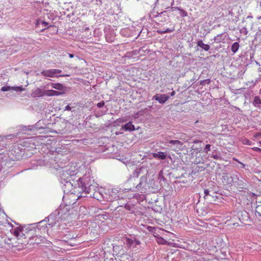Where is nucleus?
Wrapping results in <instances>:
<instances>
[{
  "label": "nucleus",
  "mask_w": 261,
  "mask_h": 261,
  "mask_svg": "<svg viewBox=\"0 0 261 261\" xmlns=\"http://www.w3.org/2000/svg\"><path fill=\"white\" fill-rule=\"evenodd\" d=\"M68 236H69L68 238L70 239V240H69L70 242H68V244L72 246H74L76 244V243L72 242V241H74V242L75 241V240L74 239L76 238L77 236H74V234L71 235L70 233L68 234Z\"/></svg>",
  "instance_id": "nucleus-23"
},
{
  "label": "nucleus",
  "mask_w": 261,
  "mask_h": 261,
  "mask_svg": "<svg viewBox=\"0 0 261 261\" xmlns=\"http://www.w3.org/2000/svg\"><path fill=\"white\" fill-rule=\"evenodd\" d=\"M50 85L53 88L59 91H63L65 89L64 86L60 83H49L48 85Z\"/></svg>",
  "instance_id": "nucleus-18"
},
{
  "label": "nucleus",
  "mask_w": 261,
  "mask_h": 261,
  "mask_svg": "<svg viewBox=\"0 0 261 261\" xmlns=\"http://www.w3.org/2000/svg\"><path fill=\"white\" fill-rule=\"evenodd\" d=\"M211 145L210 144H207L206 145L204 149V151L205 152V153H207V152L208 151H210L211 150Z\"/></svg>",
  "instance_id": "nucleus-35"
},
{
  "label": "nucleus",
  "mask_w": 261,
  "mask_h": 261,
  "mask_svg": "<svg viewBox=\"0 0 261 261\" xmlns=\"http://www.w3.org/2000/svg\"><path fill=\"white\" fill-rule=\"evenodd\" d=\"M212 158L216 160H218L219 159V156L217 154H213Z\"/></svg>",
  "instance_id": "nucleus-38"
},
{
  "label": "nucleus",
  "mask_w": 261,
  "mask_h": 261,
  "mask_svg": "<svg viewBox=\"0 0 261 261\" xmlns=\"http://www.w3.org/2000/svg\"><path fill=\"white\" fill-rule=\"evenodd\" d=\"M155 237H156V242L158 244H162V245H166L168 243V242L167 241L165 240V239H164L163 238H162L161 237L159 236L158 234V235H154Z\"/></svg>",
  "instance_id": "nucleus-21"
},
{
  "label": "nucleus",
  "mask_w": 261,
  "mask_h": 261,
  "mask_svg": "<svg viewBox=\"0 0 261 261\" xmlns=\"http://www.w3.org/2000/svg\"><path fill=\"white\" fill-rule=\"evenodd\" d=\"M96 105H97V107L98 108H102L105 105V101H101L100 102H98V103H97Z\"/></svg>",
  "instance_id": "nucleus-36"
},
{
  "label": "nucleus",
  "mask_w": 261,
  "mask_h": 261,
  "mask_svg": "<svg viewBox=\"0 0 261 261\" xmlns=\"http://www.w3.org/2000/svg\"><path fill=\"white\" fill-rule=\"evenodd\" d=\"M35 127H36L32 125H29L28 126H22V130L24 132L27 130H32L34 129Z\"/></svg>",
  "instance_id": "nucleus-27"
},
{
  "label": "nucleus",
  "mask_w": 261,
  "mask_h": 261,
  "mask_svg": "<svg viewBox=\"0 0 261 261\" xmlns=\"http://www.w3.org/2000/svg\"><path fill=\"white\" fill-rule=\"evenodd\" d=\"M169 8H170V7H168V8H167L166 9H169ZM170 9H171V10H172V11H175V10H178V11H179V9H180V7H171Z\"/></svg>",
  "instance_id": "nucleus-37"
},
{
  "label": "nucleus",
  "mask_w": 261,
  "mask_h": 261,
  "mask_svg": "<svg viewBox=\"0 0 261 261\" xmlns=\"http://www.w3.org/2000/svg\"><path fill=\"white\" fill-rule=\"evenodd\" d=\"M169 98V96L166 95L165 94H156L153 96L152 97V99H155L156 101H159L160 103H164L166 101H167Z\"/></svg>",
  "instance_id": "nucleus-9"
},
{
  "label": "nucleus",
  "mask_w": 261,
  "mask_h": 261,
  "mask_svg": "<svg viewBox=\"0 0 261 261\" xmlns=\"http://www.w3.org/2000/svg\"><path fill=\"white\" fill-rule=\"evenodd\" d=\"M197 44L198 46L200 47L204 51H208L210 48V45L206 44H204L202 40H198Z\"/></svg>",
  "instance_id": "nucleus-17"
},
{
  "label": "nucleus",
  "mask_w": 261,
  "mask_h": 261,
  "mask_svg": "<svg viewBox=\"0 0 261 261\" xmlns=\"http://www.w3.org/2000/svg\"><path fill=\"white\" fill-rule=\"evenodd\" d=\"M210 83H211V80L210 79H206V80H204L201 81L200 85L204 86L206 84H210Z\"/></svg>",
  "instance_id": "nucleus-33"
},
{
  "label": "nucleus",
  "mask_w": 261,
  "mask_h": 261,
  "mask_svg": "<svg viewBox=\"0 0 261 261\" xmlns=\"http://www.w3.org/2000/svg\"><path fill=\"white\" fill-rule=\"evenodd\" d=\"M40 24H42L43 27H44L45 28L49 27L48 26V22H47L45 21H42L41 20H37V21L36 22V25H40Z\"/></svg>",
  "instance_id": "nucleus-26"
},
{
  "label": "nucleus",
  "mask_w": 261,
  "mask_h": 261,
  "mask_svg": "<svg viewBox=\"0 0 261 261\" xmlns=\"http://www.w3.org/2000/svg\"><path fill=\"white\" fill-rule=\"evenodd\" d=\"M61 94H62V92L57 91L54 90H48L45 91V95L48 96H59Z\"/></svg>",
  "instance_id": "nucleus-14"
},
{
  "label": "nucleus",
  "mask_w": 261,
  "mask_h": 261,
  "mask_svg": "<svg viewBox=\"0 0 261 261\" xmlns=\"http://www.w3.org/2000/svg\"><path fill=\"white\" fill-rule=\"evenodd\" d=\"M122 129L125 131L132 132L135 130L134 125L131 122H129L122 126Z\"/></svg>",
  "instance_id": "nucleus-15"
},
{
  "label": "nucleus",
  "mask_w": 261,
  "mask_h": 261,
  "mask_svg": "<svg viewBox=\"0 0 261 261\" xmlns=\"http://www.w3.org/2000/svg\"><path fill=\"white\" fill-rule=\"evenodd\" d=\"M98 190L97 184L96 183V188L89 191L88 195L90 197H93L98 201L104 200V192L102 193L97 191Z\"/></svg>",
  "instance_id": "nucleus-7"
},
{
  "label": "nucleus",
  "mask_w": 261,
  "mask_h": 261,
  "mask_svg": "<svg viewBox=\"0 0 261 261\" xmlns=\"http://www.w3.org/2000/svg\"><path fill=\"white\" fill-rule=\"evenodd\" d=\"M259 144H260V146H261V141L259 142Z\"/></svg>",
  "instance_id": "nucleus-50"
},
{
  "label": "nucleus",
  "mask_w": 261,
  "mask_h": 261,
  "mask_svg": "<svg viewBox=\"0 0 261 261\" xmlns=\"http://www.w3.org/2000/svg\"><path fill=\"white\" fill-rule=\"evenodd\" d=\"M125 208L130 213H133L135 212V207L134 205L129 204H127L125 205Z\"/></svg>",
  "instance_id": "nucleus-25"
},
{
  "label": "nucleus",
  "mask_w": 261,
  "mask_h": 261,
  "mask_svg": "<svg viewBox=\"0 0 261 261\" xmlns=\"http://www.w3.org/2000/svg\"><path fill=\"white\" fill-rule=\"evenodd\" d=\"M152 156L155 159H159L160 160H165L167 157L166 153L163 152H158L156 153H153L152 154Z\"/></svg>",
  "instance_id": "nucleus-16"
},
{
  "label": "nucleus",
  "mask_w": 261,
  "mask_h": 261,
  "mask_svg": "<svg viewBox=\"0 0 261 261\" xmlns=\"http://www.w3.org/2000/svg\"><path fill=\"white\" fill-rule=\"evenodd\" d=\"M65 110H68V111H69L71 110V107L69 106H67L66 107H65Z\"/></svg>",
  "instance_id": "nucleus-40"
},
{
  "label": "nucleus",
  "mask_w": 261,
  "mask_h": 261,
  "mask_svg": "<svg viewBox=\"0 0 261 261\" xmlns=\"http://www.w3.org/2000/svg\"><path fill=\"white\" fill-rule=\"evenodd\" d=\"M174 30V29H167L165 30L164 31V32H160V34H163L164 33H171V32H173Z\"/></svg>",
  "instance_id": "nucleus-32"
},
{
  "label": "nucleus",
  "mask_w": 261,
  "mask_h": 261,
  "mask_svg": "<svg viewBox=\"0 0 261 261\" xmlns=\"http://www.w3.org/2000/svg\"><path fill=\"white\" fill-rule=\"evenodd\" d=\"M120 192L118 188H109L104 190V200L112 201L119 198Z\"/></svg>",
  "instance_id": "nucleus-5"
},
{
  "label": "nucleus",
  "mask_w": 261,
  "mask_h": 261,
  "mask_svg": "<svg viewBox=\"0 0 261 261\" xmlns=\"http://www.w3.org/2000/svg\"><path fill=\"white\" fill-rule=\"evenodd\" d=\"M252 18V16L251 15H250H250H249V16H248L247 17V19H248V18Z\"/></svg>",
  "instance_id": "nucleus-46"
},
{
  "label": "nucleus",
  "mask_w": 261,
  "mask_h": 261,
  "mask_svg": "<svg viewBox=\"0 0 261 261\" xmlns=\"http://www.w3.org/2000/svg\"><path fill=\"white\" fill-rule=\"evenodd\" d=\"M233 160L236 161L239 163L240 162L236 158H233Z\"/></svg>",
  "instance_id": "nucleus-45"
},
{
  "label": "nucleus",
  "mask_w": 261,
  "mask_h": 261,
  "mask_svg": "<svg viewBox=\"0 0 261 261\" xmlns=\"http://www.w3.org/2000/svg\"><path fill=\"white\" fill-rule=\"evenodd\" d=\"M170 144L176 145H182V143L179 140H170L169 142Z\"/></svg>",
  "instance_id": "nucleus-29"
},
{
  "label": "nucleus",
  "mask_w": 261,
  "mask_h": 261,
  "mask_svg": "<svg viewBox=\"0 0 261 261\" xmlns=\"http://www.w3.org/2000/svg\"><path fill=\"white\" fill-rule=\"evenodd\" d=\"M253 103L254 105H261V99L259 96H255L254 97Z\"/></svg>",
  "instance_id": "nucleus-28"
},
{
  "label": "nucleus",
  "mask_w": 261,
  "mask_h": 261,
  "mask_svg": "<svg viewBox=\"0 0 261 261\" xmlns=\"http://www.w3.org/2000/svg\"><path fill=\"white\" fill-rule=\"evenodd\" d=\"M239 163L241 165L242 168H244L245 167V165L243 163H242L241 162H239Z\"/></svg>",
  "instance_id": "nucleus-42"
},
{
  "label": "nucleus",
  "mask_w": 261,
  "mask_h": 261,
  "mask_svg": "<svg viewBox=\"0 0 261 261\" xmlns=\"http://www.w3.org/2000/svg\"><path fill=\"white\" fill-rule=\"evenodd\" d=\"M223 33L218 34L217 36L215 37L214 40L215 42L219 43L223 42L225 39V37H223Z\"/></svg>",
  "instance_id": "nucleus-19"
},
{
  "label": "nucleus",
  "mask_w": 261,
  "mask_h": 261,
  "mask_svg": "<svg viewBox=\"0 0 261 261\" xmlns=\"http://www.w3.org/2000/svg\"><path fill=\"white\" fill-rule=\"evenodd\" d=\"M198 142V141H194V142L195 143H197Z\"/></svg>",
  "instance_id": "nucleus-49"
},
{
  "label": "nucleus",
  "mask_w": 261,
  "mask_h": 261,
  "mask_svg": "<svg viewBox=\"0 0 261 261\" xmlns=\"http://www.w3.org/2000/svg\"><path fill=\"white\" fill-rule=\"evenodd\" d=\"M256 214H257L258 216H261V204L258 205L256 207Z\"/></svg>",
  "instance_id": "nucleus-31"
},
{
  "label": "nucleus",
  "mask_w": 261,
  "mask_h": 261,
  "mask_svg": "<svg viewBox=\"0 0 261 261\" xmlns=\"http://www.w3.org/2000/svg\"><path fill=\"white\" fill-rule=\"evenodd\" d=\"M140 242L136 239H129L128 238L126 240V244L129 247H132L133 248H138V246H140Z\"/></svg>",
  "instance_id": "nucleus-8"
},
{
  "label": "nucleus",
  "mask_w": 261,
  "mask_h": 261,
  "mask_svg": "<svg viewBox=\"0 0 261 261\" xmlns=\"http://www.w3.org/2000/svg\"><path fill=\"white\" fill-rule=\"evenodd\" d=\"M164 30H158V32L159 34H160V32H164Z\"/></svg>",
  "instance_id": "nucleus-47"
},
{
  "label": "nucleus",
  "mask_w": 261,
  "mask_h": 261,
  "mask_svg": "<svg viewBox=\"0 0 261 261\" xmlns=\"http://www.w3.org/2000/svg\"><path fill=\"white\" fill-rule=\"evenodd\" d=\"M60 209L56 210L54 212L51 213L48 217L45 218L44 220L40 221L38 223L30 224V226L32 227L36 226L37 229L41 231V233H48L46 229L47 226H44L43 224L47 221L48 222V225L50 226H54L58 220L64 218L63 213L61 212Z\"/></svg>",
  "instance_id": "nucleus-4"
},
{
  "label": "nucleus",
  "mask_w": 261,
  "mask_h": 261,
  "mask_svg": "<svg viewBox=\"0 0 261 261\" xmlns=\"http://www.w3.org/2000/svg\"><path fill=\"white\" fill-rule=\"evenodd\" d=\"M69 56L70 58H72L74 57L73 54H69Z\"/></svg>",
  "instance_id": "nucleus-43"
},
{
  "label": "nucleus",
  "mask_w": 261,
  "mask_h": 261,
  "mask_svg": "<svg viewBox=\"0 0 261 261\" xmlns=\"http://www.w3.org/2000/svg\"><path fill=\"white\" fill-rule=\"evenodd\" d=\"M175 94V92L174 91H173L172 92L170 93V95L171 96H173Z\"/></svg>",
  "instance_id": "nucleus-41"
},
{
  "label": "nucleus",
  "mask_w": 261,
  "mask_h": 261,
  "mask_svg": "<svg viewBox=\"0 0 261 261\" xmlns=\"http://www.w3.org/2000/svg\"><path fill=\"white\" fill-rule=\"evenodd\" d=\"M179 11L180 15L181 17H185L188 16V13L185 10L180 8Z\"/></svg>",
  "instance_id": "nucleus-30"
},
{
  "label": "nucleus",
  "mask_w": 261,
  "mask_h": 261,
  "mask_svg": "<svg viewBox=\"0 0 261 261\" xmlns=\"http://www.w3.org/2000/svg\"><path fill=\"white\" fill-rule=\"evenodd\" d=\"M24 90V89L22 87V86H16V87H10L8 86H6L2 87L1 88V91H15L16 92H21Z\"/></svg>",
  "instance_id": "nucleus-10"
},
{
  "label": "nucleus",
  "mask_w": 261,
  "mask_h": 261,
  "mask_svg": "<svg viewBox=\"0 0 261 261\" xmlns=\"http://www.w3.org/2000/svg\"><path fill=\"white\" fill-rule=\"evenodd\" d=\"M210 192H211V191L209 190L205 189L204 190V198L205 200H208L210 202H212V200L210 198H208V196L210 194Z\"/></svg>",
  "instance_id": "nucleus-24"
},
{
  "label": "nucleus",
  "mask_w": 261,
  "mask_h": 261,
  "mask_svg": "<svg viewBox=\"0 0 261 261\" xmlns=\"http://www.w3.org/2000/svg\"><path fill=\"white\" fill-rule=\"evenodd\" d=\"M32 95L33 97L44 96L45 95V91H43L40 88H37L32 92Z\"/></svg>",
  "instance_id": "nucleus-12"
},
{
  "label": "nucleus",
  "mask_w": 261,
  "mask_h": 261,
  "mask_svg": "<svg viewBox=\"0 0 261 261\" xmlns=\"http://www.w3.org/2000/svg\"><path fill=\"white\" fill-rule=\"evenodd\" d=\"M10 136H8L7 137H4L0 140L1 151L7 145V142L8 140L7 138Z\"/></svg>",
  "instance_id": "nucleus-20"
},
{
  "label": "nucleus",
  "mask_w": 261,
  "mask_h": 261,
  "mask_svg": "<svg viewBox=\"0 0 261 261\" xmlns=\"http://www.w3.org/2000/svg\"><path fill=\"white\" fill-rule=\"evenodd\" d=\"M174 0H173L171 3V7H173V5H174Z\"/></svg>",
  "instance_id": "nucleus-44"
},
{
  "label": "nucleus",
  "mask_w": 261,
  "mask_h": 261,
  "mask_svg": "<svg viewBox=\"0 0 261 261\" xmlns=\"http://www.w3.org/2000/svg\"><path fill=\"white\" fill-rule=\"evenodd\" d=\"M62 72V70L58 69H50L42 70L41 74L43 76L49 77H58L59 76H65L67 75H59Z\"/></svg>",
  "instance_id": "nucleus-6"
},
{
  "label": "nucleus",
  "mask_w": 261,
  "mask_h": 261,
  "mask_svg": "<svg viewBox=\"0 0 261 261\" xmlns=\"http://www.w3.org/2000/svg\"><path fill=\"white\" fill-rule=\"evenodd\" d=\"M91 172L90 169H86L84 175L79 177L70 185L73 187L71 190V194L76 195L77 199L88 196L89 191L96 188V182Z\"/></svg>",
  "instance_id": "nucleus-1"
},
{
  "label": "nucleus",
  "mask_w": 261,
  "mask_h": 261,
  "mask_svg": "<svg viewBox=\"0 0 261 261\" xmlns=\"http://www.w3.org/2000/svg\"><path fill=\"white\" fill-rule=\"evenodd\" d=\"M24 229L22 228L17 227L14 229V235L18 239L22 238L24 237Z\"/></svg>",
  "instance_id": "nucleus-13"
},
{
  "label": "nucleus",
  "mask_w": 261,
  "mask_h": 261,
  "mask_svg": "<svg viewBox=\"0 0 261 261\" xmlns=\"http://www.w3.org/2000/svg\"><path fill=\"white\" fill-rule=\"evenodd\" d=\"M257 19H261V17H260H260H257Z\"/></svg>",
  "instance_id": "nucleus-48"
},
{
  "label": "nucleus",
  "mask_w": 261,
  "mask_h": 261,
  "mask_svg": "<svg viewBox=\"0 0 261 261\" xmlns=\"http://www.w3.org/2000/svg\"><path fill=\"white\" fill-rule=\"evenodd\" d=\"M239 47V43L237 42H235L232 44L231 46V50L233 54H235L238 50Z\"/></svg>",
  "instance_id": "nucleus-22"
},
{
  "label": "nucleus",
  "mask_w": 261,
  "mask_h": 261,
  "mask_svg": "<svg viewBox=\"0 0 261 261\" xmlns=\"http://www.w3.org/2000/svg\"><path fill=\"white\" fill-rule=\"evenodd\" d=\"M44 238L41 236H35L33 237L30 240V242L31 244H39L42 242H44Z\"/></svg>",
  "instance_id": "nucleus-11"
},
{
  "label": "nucleus",
  "mask_w": 261,
  "mask_h": 261,
  "mask_svg": "<svg viewBox=\"0 0 261 261\" xmlns=\"http://www.w3.org/2000/svg\"><path fill=\"white\" fill-rule=\"evenodd\" d=\"M78 164L72 163L60 171V181L64 186L69 187L79 176Z\"/></svg>",
  "instance_id": "nucleus-2"
},
{
  "label": "nucleus",
  "mask_w": 261,
  "mask_h": 261,
  "mask_svg": "<svg viewBox=\"0 0 261 261\" xmlns=\"http://www.w3.org/2000/svg\"><path fill=\"white\" fill-rule=\"evenodd\" d=\"M141 171V168H137L135 170L132 176L127 180L126 185L129 187L125 189V190L132 191H140L141 193L145 192L144 191L145 189H146V178L142 176L139 182H138V179Z\"/></svg>",
  "instance_id": "nucleus-3"
},
{
  "label": "nucleus",
  "mask_w": 261,
  "mask_h": 261,
  "mask_svg": "<svg viewBox=\"0 0 261 261\" xmlns=\"http://www.w3.org/2000/svg\"><path fill=\"white\" fill-rule=\"evenodd\" d=\"M210 197H212V199H212V201H215L216 199L217 198V196L215 195V193L212 192V193H210V194L208 196V198H210Z\"/></svg>",
  "instance_id": "nucleus-34"
},
{
  "label": "nucleus",
  "mask_w": 261,
  "mask_h": 261,
  "mask_svg": "<svg viewBox=\"0 0 261 261\" xmlns=\"http://www.w3.org/2000/svg\"><path fill=\"white\" fill-rule=\"evenodd\" d=\"M254 150L258 151V152H261V149L259 148H258V147H255L254 148Z\"/></svg>",
  "instance_id": "nucleus-39"
}]
</instances>
